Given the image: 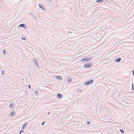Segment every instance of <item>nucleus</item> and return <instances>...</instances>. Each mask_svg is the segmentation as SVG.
<instances>
[{"mask_svg":"<svg viewBox=\"0 0 134 134\" xmlns=\"http://www.w3.org/2000/svg\"><path fill=\"white\" fill-rule=\"evenodd\" d=\"M34 64H36V65L38 67V68H39V66L37 64V61L36 60H35V61L34 62Z\"/></svg>","mask_w":134,"mask_h":134,"instance_id":"4468645a","label":"nucleus"},{"mask_svg":"<svg viewBox=\"0 0 134 134\" xmlns=\"http://www.w3.org/2000/svg\"><path fill=\"white\" fill-rule=\"evenodd\" d=\"M24 130H23V129H22L19 132V134H20L22 132H24Z\"/></svg>","mask_w":134,"mask_h":134,"instance_id":"a211bd4d","label":"nucleus"},{"mask_svg":"<svg viewBox=\"0 0 134 134\" xmlns=\"http://www.w3.org/2000/svg\"><path fill=\"white\" fill-rule=\"evenodd\" d=\"M38 91H35V94H37L38 93Z\"/></svg>","mask_w":134,"mask_h":134,"instance_id":"4be33fe9","label":"nucleus"},{"mask_svg":"<svg viewBox=\"0 0 134 134\" xmlns=\"http://www.w3.org/2000/svg\"><path fill=\"white\" fill-rule=\"evenodd\" d=\"M47 1L49 2H51V0H46Z\"/></svg>","mask_w":134,"mask_h":134,"instance_id":"bb28decb","label":"nucleus"},{"mask_svg":"<svg viewBox=\"0 0 134 134\" xmlns=\"http://www.w3.org/2000/svg\"><path fill=\"white\" fill-rule=\"evenodd\" d=\"M13 103H10V104L9 106H10V108H12L13 107Z\"/></svg>","mask_w":134,"mask_h":134,"instance_id":"ddd939ff","label":"nucleus"},{"mask_svg":"<svg viewBox=\"0 0 134 134\" xmlns=\"http://www.w3.org/2000/svg\"><path fill=\"white\" fill-rule=\"evenodd\" d=\"M133 76H134V71H133Z\"/></svg>","mask_w":134,"mask_h":134,"instance_id":"cd10ccee","label":"nucleus"},{"mask_svg":"<svg viewBox=\"0 0 134 134\" xmlns=\"http://www.w3.org/2000/svg\"><path fill=\"white\" fill-rule=\"evenodd\" d=\"M93 82V80L92 79H90L86 81L84 83L86 85H88L89 84H91Z\"/></svg>","mask_w":134,"mask_h":134,"instance_id":"f257e3e1","label":"nucleus"},{"mask_svg":"<svg viewBox=\"0 0 134 134\" xmlns=\"http://www.w3.org/2000/svg\"><path fill=\"white\" fill-rule=\"evenodd\" d=\"M121 59V58L120 57H119V58H117L116 59L115 61L119 62L120 61Z\"/></svg>","mask_w":134,"mask_h":134,"instance_id":"0eeeda50","label":"nucleus"},{"mask_svg":"<svg viewBox=\"0 0 134 134\" xmlns=\"http://www.w3.org/2000/svg\"><path fill=\"white\" fill-rule=\"evenodd\" d=\"M45 122L44 121H43V122H42V123H41L42 125V126L43 125H44V124Z\"/></svg>","mask_w":134,"mask_h":134,"instance_id":"aec40b11","label":"nucleus"},{"mask_svg":"<svg viewBox=\"0 0 134 134\" xmlns=\"http://www.w3.org/2000/svg\"><path fill=\"white\" fill-rule=\"evenodd\" d=\"M87 125H89L90 124V123L89 121H87Z\"/></svg>","mask_w":134,"mask_h":134,"instance_id":"b1692460","label":"nucleus"},{"mask_svg":"<svg viewBox=\"0 0 134 134\" xmlns=\"http://www.w3.org/2000/svg\"><path fill=\"white\" fill-rule=\"evenodd\" d=\"M27 124V122H25L24 123V124H23V126L22 127V129H24L26 125Z\"/></svg>","mask_w":134,"mask_h":134,"instance_id":"9b49d317","label":"nucleus"},{"mask_svg":"<svg viewBox=\"0 0 134 134\" xmlns=\"http://www.w3.org/2000/svg\"><path fill=\"white\" fill-rule=\"evenodd\" d=\"M92 65V63H89L88 64L85 63L84 64V67L85 68H91Z\"/></svg>","mask_w":134,"mask_h":134,"instance_id":"f03ea898","label":"nucleus"},{"mask_svg":"<svg viewBox=\"0 0 134 134\" xmlns=\"http://www.w3.org/2000/svg\"><path fill=\"white\" fill-rule=\"evenodd\" d=\"M87 59V61H89L90 60H91L93 58L92 57H86Z\"/></svg>","mask_w":134,"mask_h":134,"instance_id":"f8f14e48","label":"nucleus"},{"mask_svg":"<svg viewBox=\"0 0 134 134\" xmlns=\"http://www.w3.org/2000/svg\"><path fill=\"white\" fill-rule=\"evenodd\" d=\"M15 114V113L14 112V111H12L10 115V117H12Z\"/></svg>","mask_w":134,"mask_h":134,"instance_id":"9d476101","label":"nucleus"},{"mask_svg":"<svg viewBox=\"0 0 134 134\" xmlns=\"http://www.w3.org/2000/svg\"><path fill=\"white\" fill-rule=\"evenodd\" d=\"M33 60L34 61V62L35 61V60H36L35 59V58H34V59H33Z\"/></svg>","mask_w":134,"mask_h":134,"instance_id":"c85d7f7f","label":"nucleus"},{"mask_svg":"<svg viewBox=\"0 0 134 134\" xmlns=\"http://www.w3.org/2000/svg\"><path fill=\"white\" fill-rule=\"evenodd\" d=\"M28 87L29 89H31V86L30 85H28Z\"/></svg>","mask_w":134,"mask_h":134,"instance_id":"a878e982","label":"nucleus"},{"mask_svg":"<svg viewBox=\"0 0 134 134\" xmlns=\"http://www.w3.org/2000/svg\"><path fill=\"white\" fill-rule=\"evenodd\" d=\"M120 131L122 133H123L124 132V131L122 129H120Z\"/></svg>","mask_w":134,"mask_h":134,"instance_id":"dca6fc26","label":"nucleus"},{"mask_svg":"<svg viewBox=\"0 0 134 134\" xmlns=\"http://www.w3.org/2000/svg\"><path fill=\"white\" fill-rule=\"evenodd\" d=\"M1 74L3 75H4V71L3 70H2V71Z\"/></svg>","mask_w":134,"mask_h":134,"instance_id":"5701e85b","label":"nucleus"},{"mask_svg":"<svg viewBox=\"0 0 134 134\" xmlns=\"http://www.w3.org/2000/svg\"><path fill=\"white\" fill-rule=\"evenodd\" d=\"M25 24H22L19 25L18 26L19 27H22L26 29V27L25 26Z\"/></svg>","mask_w":134,"mask_h":134,"instance_id":"7ed1b4c3","label":"nucleus"},{"mask_svg":"<svg viewBox=\"0 0 134 134\" xmlns=\"http://www.w3.org/2000/svg\"><path fill=\"white\" fill-rule=\"evenodd\" d=\"M56 79L58 80H62V78L61 77L59 76H56Z\"/></svg>","mask_w":134,"mask_h":134,"instance_id":"1a4fd4ad","label":"nucleus"},{"mask_svg":"<svg viewBox=\"0 0 134 134\" xmlns=\"http://www.w3.org/2000/svg\"><path fill=\"white\" fill-rule=\"evenodd\" d=\"M3 53L4 55H5L6 54L5 50V49L3 50Z\"/></svg>","mask_w":134,"mask_h":134,"instance_id":"6ab92c4d","label":"nucleus"},{"mask_svg":"<svg viewBox=\"0 0 134 134\" xmlns=\"http://www.w3.org/2000/svg\"><path fill=\"white\" fill-rule=\"evenodd\" d=\"M29 14L31 15L32 17H34L36 20V17L35 15H34L33 14H32V13H29Z\"/></svg>","mask_w":134,"mask_h":134,"instance_id":"6e6552de","label":"nucleus"},{"mask_svg":"<svg viewBox=\"0 0 134 134\" xmlns=\"http://www.w3.org/2000/svg\"><path fill=\"white\" fill-rule=\"evenodd\" d=\"M21 38L22 40H25L26 39V38L25 37H21Z\"/></svg>","mask_w":134,"mask_h":134,"instance_id":"412c9836","label":"nucleus"},{"mask_svg":"<svg viewBox=\"0 0 134 134\" xmlns=\"http://www.w3.org/2000/svg\"><path fill=\"white\" fill-rule=\"evenodd\" d=\"M132 86H133V83H132Z\"/></svg>","mask_w":134,"mask_h":134,"instance_id":"2f4dec72","label":"nucleus"},{"mask_svg":"<svg viewBox=\"0 0 134 134\" xmlns=\"http://www.w3.org/2000/svg\"><path fill=\"white\" fill-rule=\"evenodd\" d=\"M79 92H80V91H81V90H79Z\"/></svg>","mask_w":134,"mask_h":134,"instance_id":"7c9ffc66","label":"nucleus"},{"mask_svg":"<svg viewBox=\"0 0 134 134\" xmlns=\"http://www.w3.org/2000/svg\"><path fill=\"white\" fill-rule=\"evenodd\" d=\"M38 5L39 7L41 8L42 9H43L44 10H45V8L43 7V6L42 5H41V4H38Z\"/></svg>","mask_w":134,"mask_h":134,"instance_id":"423d86ee","label":"nucleus"},{"mask_svg":"<svg viewBox=\"0 0 134 134\" xmlns=\"http://www.w3.org/2000/svg\"><path fill=\"white\" fill-rule=\"evenodd\" d=\"M103 0H97L96 1L98 3L102 1H103Z\"/></svg>","mask_w":134,"mask_h":134,"instance_id":"f3484780","label":"nucleus"},{"mask_svg":"<svg viewBox=\"0 0 134 134\" xmlns=\"http://www.w3.org/2000/svg\"><path fill=\"white\" fill-rule=\"evenodd\" d=\"M57 96L58 99L62 97V95L60 94L59 93H58Z\"/></svg>","mask_w":134,"mask_h":134,"instance_id":"39448f33","label":"nucleus"},{"mask_svg":"<svg viewBox=\"0 0 134 134\" xmlns=\"http://www.w3.org/2000/svg\"><path fill=\"white\" fill-rule=\"evenodd\" d=\"M68 81L69 83L72 81V79L71 78H69L68 79Z\"/></svg>","mask_w":134,"mask_h":134,"instance_id":"2eb2a0df","label":"nucleus"},{"mask_svg":"<svg viewBox=\"0 0 134 134\" xmlns=\"http://www.w3.org/2000/svg\"><path fill=\"white\" fill-rule=\"evenodd\" d=\"M47 114H48V115L49 114H50V113L49 112H48V113H47Z\"/></svg>","mask_w":134,"mask_h":134,"instance_id":"c756f323","label":"nucleus"},{"mask_svg":"<svg viewBox=\"0 0 134 134\" xmlns=\"http://www.w3.org/2000/svg\"><path fill=\"white\" fill-rule=\"evenodd\" d=\"M132 91H134V87H133V86H132Z\"/></svg>","mask_w":134,"mask_h":134,"instance_id":"393cba45","label":"nucleus"},{"mask_svg":"<svg viewBox=\"0 0 134 134\" xmlns=\"http://www.w3.org/2000/svg\"><path fill=\"white\" fill-rule=\"evenodd\" d=\"M80 62H83V63L86 62H87V59L86 57L85 58H83L82 59H81L80 61Z\"/></svg>","mask_w":134,"mask_h":134,"instance_id":"20e7f679","label":"nucleus"}]
</instances>
